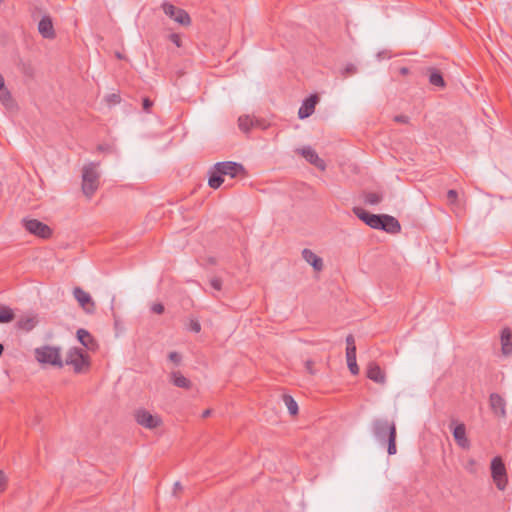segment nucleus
<instances>
[{
  "label": "nucleus",
  "mask_w": 512,
  "mask_h": 512,
  "mask_svg": "<svg viewBox=\"0 0 512 512\" xmlns=\"http://www.w3.org/2000/svg\"><path fill=\"white\" fill-rule=\"evenodd\" d=\"M453 437L458 446L463 449H469L470 441L466 436V427L463 423H458L452 430Z\"/></svg>",
  "instance_id": "nucleus-15"
},
{
  "label": "nucleus",
  "mask_w": 512,
  "mask_h": 512,
  "mask_svg": "<svg viewBox=\"0 0 512 512\" xmlns=\"http://www.w3.org/2000/svg\"><path fill=\"white\" fill-rule=\"evenodd\" d=\"M490 469L496 487L499 490H504L507 484V473L505 464L500 456H496L492 459Z\"/></svg>",
  "instance_id": "nucleus-6"
},
{
  "label": "nucleus",
  "mask_w": 512,
  "mask_h": 512,
  "mask_svg": "<svg viewBox=\"0 0 512 512\" xmlns=\"http://www.w3.org/2000/svg\"><path fill=\"white\" fill-rule=\"evenodd\" d=\"M151 311L155 314H162L165 311V307L162 303H154L151 307Z\"/></svg>",
  "instance_id": "nucleus-36"
},
{
  "label": "nucleus",
  "mask_w": 512,
  "mask_h": 512,
  "mask_svg": "<svg viewBox=\"0 0 512 512\" xmlns=\"http://www.w3.org/2000/svg\"><path fill=\"white\" fill-rule=\"evenodd\" d=\"M6 89L3 76L0 77V91Z\"/></svg>",
  "instance_id": "nucleus-50"
},
{
  "label": "nucleus",
  "mask_w": 512,
  "mask_h": 512,
  "mask_svg": "<svg viewBox=\"0 0 512 512\" xmlns=\"http://www.w3.org/2000/svg\"><path fill=\"white\" fill-rule=\"evenodd\" d=\"M15 319V313L9 306L0 304V323H11Z\"/></svg>",
  "instance_id": "nucleus-26"
},
{
  "label": "nucleus",
  "mask_w": 512,
  "mask_h": 512,
  "mask_svg": "<svg viewBox=\"0 0 512 512\" xmlns=\"http://www.w3.org/2000/svg\"><path fill=\"white\" fill-rule=\"evenodd\" d=\"M107 101L109 103L118 104L121 101V97L118 94H110L107 96Z\"/></svg>",
  "instance_id": "nucleus-40"
},
{
  "label": "nucleus",
  "mask_w": 512,
  "mask_h": 512,
  "mask_svg": "<svg viewBox=\"0 0 512 512\" xmlns=\"http://www.w3.org/2000/svg\"><path fill=\"white\" fill-rule=\"evenodd\" d=\"M352 211L366 225L375 229V226L377 225L376 223L379 220L380 214H372L361 207H354Z\"/></svg>",
  "instance_id": "nucleus-16"
},
{
  "label": "nucleus",
  "mask_w": 512,
  "mask_h": 512,
  "mask_svg": "<svg viewBox=\"0 0 512 512\" xmlns=\"http://www.w3.org/2000/svg\"><path fill=\"white\" fill-rule=\"evenodd\" d=\"M378 225L375 226V229L383 230L390 234H397L401 231V225L399 221L388 214H380L379 220L377 221Z\"/></svg>",
  "instance_id": "nucleus-10"
},
{
  "label": "nucleus",
  "mask_w": 512,
  "mask_h": 512,
  "mask_svg": "<svg viewBox=\"0 0 512 512\" xmlns=\"http://www.w3.org/2000/svg\"><path fill=\"white\" fill-rule=\"evenodd\" d=\"M364 197L365 202L370 205L379 204L383 200V195L377 192H367Z\"/></svg>",
  "instance_id": "nucleus-29"
},
{
  "label": "nucleus",
  "mask_w": 512,
  "mask_h": 512,
  "mask_svg": "<svg viewBox=\"0 0 512 512\" xmlns=\"http://www.w3.org/2000/svg\"><path fill=\"white\" fill-rule=\"evenodd\" d=\"M427 75L429 78V83L431 85L436 86L438 88H444L446 86L445 80L440 70L434 67H429L427 68Z\"/></svg>",
  "instance_id": "nucleus-21"
},
{
  "label": "nucleus",
  "mask_w": 512,
  "mask_h": 512,
  "mask_svg": "<svg viewBox=\"0 0 512 512\" xmlns=\"http://www.w3.org/2000/svg\"><path fill=\"white\" fill-rule=\"evenodd\" d=\"M35 358L42 364H49L58 368H62L64 365L59 347L49 345L38 347L35 349Z\"/></svg>",
  "instance_id": "nucleus-5"
},
{
  "label": "nucleus",
  "mask_w": 512,
  "mask_h": 512,
  "mask_svg": "<svg viewBox=\"0 0 512 512\" xmlns=\"http://www.w3.org/2000/svg\"><path fill=\"white\" fill-rule=\"evenodd\" d=\"M489 403L491 410L498 417L506 416V402L505 400L497 393H492L489 398Z\"/></svg>",
  "instance_id": "nucleus-17"
},
{
  "label": "nucleus",
  "mask_w": 512,
  "mask_h": 512,
  "mask_svg": "<svg viewBox=\"0 0 512 512\" xmlns=\"http://www.w3.org/2000/svg\"><path fill=\"white\" fill-rule=\"evenodd\" d=\"M23 72L24 74L28 75V76H31L32 75V69L30 67H26L24 66L23 68Z\"/></svg>",
  "instance_id": "nucleus-48"
},
{
  "label": "nucleus",
  "mask_w": 512,
  "mask_h": 512,
  "mask_svg": "<svg viewBox=\"0 0 512 512\" xmlns=\"http://www.w3.org/2000/svg\"><path fill=\"white\" fill-rule=\"evenodd\" d=\"M210 284L213 289L220 291L222 288V280L218 277H214L211 279Z\"/></svg>",
  "instance_id": "nucleus-35"
},
{
  "label": "nucleus",
  "mask_w": 512,
  "mask_h": 512,
  "mask_svg": "<svg viewBox=\"0 0 512 512\" xmlns=\"http://www.w3.org/2000/svg\"><path fill=\"white\" fill-rule=\"evenodd\" d=\"M319 102V97L317 94H312L307 97L301 107L298 110V117L300 119H305L311 116L315 111V106Z\"/></svg>",
  "instance_id": "nucleus-13"
},
{
  "label": "nucleus",
  "mask_w": 512,
  "mask_h": 512,
  "mask_svg": "<svg viewBox=\"0 0 512 512\" xmlns=\"http://www.w3.org/2000/svg\"><path fill=\"white\" fill-rule=\"evenodd\" d=\"M3 0H0V2H2Z\"/></svg>",
  "instance_id": "nucleus-53"
},
{
  "label": "nucleus",
  "mask_w": 512,
  "mask_h": 512,
  "mask_svg": "<svg viewBox=\"0 0 512 512\" xmlns=\"http://www.w3.org/2000/svg\"><path fill=\"white\" fill-rule=\"evenodd\" d=\"M0 101L4 105H8L12 101L11 93L7 88L0 91Z\"/></svg>",
  "instance_id": "nucleus-30"
},
{
  "label": "nucleus",
  "mask_w": 512,
  "mask_h": 512,
  "mask_svg": "<svg viewBox=\"0 0 512 512\" xmlns=\"http://www.w3.org/2000/svg\"><path fill=\"white\" fill-rule=\"evenodd\" d=\"M302 257L315 271H321L323 269L324 264L322 258L316 255L312 250L307 248L303 249Z\"/></svg>",
  "instance_id": "nucleus-19"
},
{
  "label": "nucleus",
  "mask_w": 512,
  "mask_h": 512,
  "mask_svg": "<svg viewBox=\"0 0 512 512\" xmlns=\"http://www.w3.org/2000/svg\"><path fill=\"white\" fill-rule=\"evenodd\" d=\"M65 364L71 365L75 373H84L90 368V357L83 349L73 347L67 353Z\"/></svg>",
  "instance_id": "nucleus-4"
},
{
  "label": "nucleus",
  "mask_w": 512,
  "mask_h": 512,
  "mask_svg": "<svg viewBox=\"0 0 512 512\" xmlns=\"http://www.w3.org/2000/svg\"><path fill=\"white\" fill-rule=\"evenodd\" d=\"M98 165V163L90 162L82 169V191L87 198H91L99 187Z\"/></svg>",
  "instance_id": "nucleus-3"
},
{
  "label": "nucleus",
  "mask_w": 512,
  "mask_h": 512,
  "mask_svg": "<svg viewBox=\"0 0 512 512\" xmlns=\"http://www.w3.org/2000/svg\"><path fill=\"white\" fill-rule=\"evenodd\" d=\"M238 126L242 131L248 132L254 126H261V121L253 119L249 115H243L238 119Z\"/></svg>",
  "instance_id": "nucleus-24"
},
{
  "label": "nucleus",
  "mask_w": 512,
  "mask_h": 512,
  "mask_svg": "<svg viewBox=\"0 0 512 512\" xmlns=\"http://www.w3.org/2000/svg\"><path fill=\"white\" fill-rule=\"evenodd\" d=\"M161 7L163 9V12L168 17L173 19L175 22H177L183 26L190 25L191 18L189 16V14L184 9L178 8L169 2H163Z\"/></svg>",
  "instance_id": "nucleus-7"
},
{
  "label": "nucleus",
  "mask_w": 512,
  "mask_h": 512,
  "mask_svg": "<svg viewBox=\"0 0 512 512\" xmlns=\"http://www.w3.org/2000/svg\"><path fill=\"white\" fill-rule=\"evenodd\" d=\"M209 262H210L211 264H215V263H216V261H215V259H214V258H210V259H209Z\"/></svg>",
  "instance_id": "nucleus-52"
},
{
  "label": "nucleus",
  "mask_w": 512,
  "mask_h": 512,
  "mask_svg": "<svg viewBox=\"0 0 512 512\" xmlns=\"http://www.w3.org/2000/svg\"><path fill=\"white\" fill-rule=\"evenodd\" d=\"M180 490H182V485L180 484V482H176L174 484V494H176Z\"/></svg>",
  "instance_id": "nucleus-47"
},
{
  "label": "nucleus",
  "mask_w": 512,
  "mask_h": 512,
  "mask_svg": "<svg viewBox=\"0 0 512 512\" xmlns=\"http://www.w3.org/2000/svg\"><path fill=\"white\" fill-rule=\"evenodd\" d=\"M313 361L311 360H308L305 362V367H306V370L310 373V374H314V370H313Z\"/></svg>",
  "instance_id": "nucleus-42"
},
{
  "label": "nucleus",
  "mask_w": 512,
  "mask_h": 512,
  "mask_svg": "<svg viewBox=\"0 0 512 512\" xmlns=\"http://www.w3.org/2000/svg\"><path fill=\"white\" fill-rule=\"evenodd\" d=\"M5 489V475L3 471L0 470V493Z\"/></svg>",
  "instance_id": "nucleus-43"
},
{
  "label": "nucleus",
  "mask_w": 512,
  "mask_h": 512,
  "mask_svg": "<svg viewBox=\"0 0 512 512\" xmlns=\"http://www.w3.org/2000/svg\"><path fill=\"white\" fill-rule=\"evenodd\" d=\"M38 31L46 39H53L55 37L52 18L49 15H44L41 18L38 24Z\"/></svg>",
  "instance_id": "nucleus-18"
},
{
  "label": "nucleus",
  "mask_w": 512,
  "mask_h": 512,
  "mask_svg": "<svg viewBox=\"0 0 512 512\" xmlns=\"http://www.w3.org/2000/svg\"><path fill=\"white\" fill-rule=\"evenodd\" d=\"M346 360L351 374L357 375L359 373V367L356 361V352H353L352 349H350V352H346Z\"/></svg>",
  "instance_id": "nucleus-27"
},
{
  "label": "nucleus",
  "mask_w": 512,
  "mask_h": 512,
  "mask_svg": "<svg viewBox=\"0 0 512 512\" xmlns=\"http://www.w3.org/2000/svg\"><path fill=\"white\" fill-rule=\"evenodd\" d=\"M169 39L171 42H173L177 47H181L182 45V42H181V38H180V35L177 34V33H172L169 35Z\"/></svg>",
  "instance_id": "nucleus-38"
},
{
  "label": "nucleus",
  "mask_w": 512,
  "mask_h": 512,
  "mask_svg": "<svg viewBox=\"0 0 512 512\" xmlns=\"http://www.w3.org/2000/svg\"><path fill=\"white\" fill-rule=\"evenodd\" d=\"M297 152L301 154L307 162L314 165L320 170L326 169V164L323 159H321L316 151L312 149L310 146L303 147L301 149H298Z\"/></svg>",
  "instance_id": "nucleus-12"
},
{
  "label": "nucleus",
  "mask_w": 512,
  "mask_h": 512,
  "mask_svg": "<svg viewBox=\"0 0 512 512\" xmlns=\"http://www.w3.org/2000/svg\"><path fill=\"white\" fill-rule=\"evenodd\" d=\"M171 382L173 385L183 389H189L191 387V381L181 374L179 371H173L170 375Z\"/></svg>",
  "instance_id": "nucleus-25"
},
{
  "label": "nucleus",
  "mask_w": 512,
  "mask_h": 512,
  "mask_svg": "<svg viewBox=\"0 0 512 512\" xmlns=\"http://www.w3.org/2000/svg\"><path fill=\"white\" fill-rule=\"evenodd\" d=\"M23 223L25 229L29 233L37 237H40L42 239H48L52 235V229L48 225L37 219H24Z\"/></svg>",
  "instance_id": "nucleus-8"
},
{
  "label": "nucleus",
  "mask_w": 512,
  "mask_h": 512,
  "mask_svg": "<svg viewBox=\"0 0 512 512\" xmlns=\"http://www.w3.org/2000/svg\"><path fill=\"white\" fill-rule=\"evenodd\" d=\"M502 352L505 355L512 353V331L509 328H504L501 332Z\"/></svg>",
  "instance_id": "nucleus-23"
},
{
  "label": "nucleus",
  "mask_w": 512,
  "mask_h": 512,
  "mask_svg": "<svg viewBox=\"0 0 512 512\" xmlns=\"http://www.w3.org/2000/svg\"><path fill=\"white\" fill-rule=\"evenodd\" d=\"M372 433L380 444L387 445L389 455L397 453V431L394 422H390L387 419H375L372 422Z\"/></svg>",
  "instance_id": "nucleus-2"
},
{
  "label": "nucleus",
  "mask_w": 512,
  "mask_h": 512,
  "mask_svg": "<svg viewBox=\"0 0 512 512\" xmlns=\"http://www.w3.org/2000/svg\"><path fill=\"white\" fill-rule=\"evenodd\" d=\"M457 198H458V193L456 190H453V189L448 190L447 199L450 204L456 203Z\"/></svg>",
  "instance_id": "nucleus-33"
},
{
  "label": "nucleus",
  "mask_w": 512,
  "mask_h": 512,
  "mask_svg": "<svg viewBox=\"0 0 512 512\" xmlns=\"http://www.w3.org/2000/svg\"><path fill=\"white\" fill-rule=\"evenodd\" d=\"M474 465H475V461L473 459L469 460L467 469L469 471H472V469L470 467H473Z\"/></svg>",
  "instance_id": "nucleus-51"
},
{
  "label": "nucleus",
  "mask_w": 512,
  "mask_h": 512,
  "mask_svg": "<svg viewBox=\"0 0 512 512\" xmlns=\"http://www.w3.org/2000/svg\"><path fill=\"white\" fill-rule=\"evenodd\" d=\"M357 71V68L355 67V65L353 64H348L344 71H343V74L344 76H349V75H352V74H355Z\"/></svg>",
  "instance_id": "nucleus-39"
},
{
  "label": "nucleus",
  "mask_w": 512,
  "mask_h": 512,
  "mask_svg": "<svg viewBox=\"0 0 512 512\" xmlns=\"http://www.w3.org/2000/svg\"><path fill=\"white\" fill-rule=\"evenodd\" d=\"M283 402L287 407L289 413L293 416L298 414V404L294 400V398L289 394H283L282 396Z\"/></svg>",
  "instance_id": "nucleus-28"
},
{
  "label": "nucleus",
  "mask_w": 512,
  "mask_h": 512,
  "mask_svg": "<svg viewBox=\"0 0 512 512\" xmlns=\"http://www.w3.org/2000/svg\"><path fill=\"white\" fill-rule=\"evenodd\" d=\"M136 422L147 429H154L161 425L162 419L158 415H153L146 409H138L135 411Z\"/></svg>",
  "instance_id": "nucleus-9"
},
{
  "label": "nucleus",
  "mask_w": 512,
  "mask_h": 512,
  "mask_svg": "<svg viewBox=\"0 0 512 512\" xmlns=\"http://www.w3.org/2000/svg\"><path fill=\"white\" fill-rule=\"evenodd\" d=\"M367 377L379 384L385 382V374L380 366L376 363H370L367 368Z\"/></svg>",
  "instance_id": "nucleus-20"
},
{
  "label": "nucleus",
  "mask_w": 512,
  "mask_h": 512,
  "mask_svg": "<svg viewBox=\"0 0 512 512\" xmlns=\"http://www.w3.org/2000/svg\"><path fill=\"white\" fill-rule=\"evenodd\" d=\"M212 413V410L211 409H206L205 411H203L202 413V418H207L211 415Z\"/></svg>",
  "instance_id": "nucleus-49"
},
{
  "label": "nucleus",
  "mask_w": 512,
  "mask_h": 512,
  "mask_svg": "<svg viewBox=\"0 0 512 512\" xmlns=\"http://www.w3.org/2000/svg\"><path fill=\"white\" fill-rule=\"evenodd\" d=\"M73 295L77 302L79 303L80 307L87 313V314H93L95 312L96 306L95 302L93 301L92 297L89 293L85 292L80 287H75L73 289Z\"/></svg>",
  "instance_id": "nucleus-11"
},
{
  "label": "nucleus",
  "mask_w": 512,
  "mask_h": 512,
  "mask_svg": "<svg viewBox=\"0 0 512 512\" xmlns=\"http://www.w3.org/2000/svg\"><path fill=\"white\" fill-rule=\"evenodd\" d=\"M346 344V352H350V349H352L353 352H356L355 338L352 334H349L346 337Z\"/></svg>",
  "instance_id": "nucleus-31"
},
{
  "label": "nucleus",
  "mask_w": 512,
  "mask_h": 512,
  "mask_svg": "<svg viewBox=\"0 0 512 512\" xmlns=\"http://www.w3.org/2000/svg\"><path fill=\"white\" fill-rule=\"evenodd\" d=\"M394 121L401 124H407L409 123V117L406 115H396L394 117Z\"/></svg>",
  "instance_id": "nucleus-41"
},
{
  "label": "nucleus",
  "mask_w": 512,
  "mask_h": 512,
  "mask_svg": "<svg viewBox=\"0 0 512 512\" xmlns=\"http://www.w3.org/2000/svg\"><path fill=\"white\" fill-rule=\"evenodd\" d=\"M240 174H245L242 164L233 161L217 162L208 172V185L213 189H218L224 182V176L236 178Z\"/></svg>",
  "instance_id": "nucleus-1"
},
{
  "label": "nucleus",
  "mask_w": 512,
  "mask_h": 512,
  "mask_svg": "<svg viewBox=\"0 0 512 512\" xmlns=\"http://www.w3.org/2000/svg\"><path fill=\"white\" fill-rule=\"evenodd\" d=\"M1 76H2V75L0 74V77H1Z\"/></svg>",
  "instance_id": "nucleus-54"
},
{
  "label": "nucleus",
  "mask_w": 512,
  "mask_h": 512,
  "mask_svg": "<svg viewBox=\"0 0 512 512\" xmlns=\"http://www.w3.org/2000/svg\"><path fill=\"white\" fill-rule=\"evenodd\" d=\"M78 341L90 351H96L98 349V343L95 338L86 329L80 328L76 332Z\"/></svg>",
  "instance_id": "nucleus-14"
},
{
  "label": "nucleus",
  "mask_w": 512,
  "mask_h": 512,
  "mask_svg": "<svg viewBox=\"0 0 512 512\" xmlns=\"http://www.w3.org/2000/svg\"><path fill=\"white\" fill-rule=\"evenodd\" d=\"M97 150L100 152H109L111 147L109 145L100 144L98 145Z\"/></svg>",
  "instance_id": "nucleus-44"
},
{
  "label": "nucleus",
  "mask_w": 512,
  "mask_h": 512,
  "mask_svg": "<svg viewBox=\"0 0 512 512\" xmlns=\"http://www.w3.org/2000/svg\"><path fill=\"white\" fill-rule=\"evenodd\" d=\"M188 329L194 333H199L201 331V324L197 319H191L188 325Z\"/></svg>",
  "instance_id": "nucleus-32"
},
{
  "label": "nucleus",
  "mask_w": 512,
  "mask_h": 512,
  "mask_svg": "<svg viewBox=\"0 0 512 512\" xmlns=\"http://www.w3.org/2000/svg\"><path fill=\"white\" fill-rule=\"evenodd\" d=\"M38 319L37 316H23L20 317L16 323V327L20 330L30 332L37 325Z\"/></svg>",
  "instance_id": "nucleus-22"
},
{
  "label": "nucleus",
  "mask_w": 512,
  "mask_h": 512,
  "mask_svg": "<svg viewBox=\"0 0 512 512\" xmlns=\"http://www.w3.org/2000/svg\"><path fill=\"white\" fill-rule=\"evenodd\" d=\"M399 73L403 76H406L409 73V69L407 67H401L399 69Z\"/></svg>",
  "instance_id": "nucleus-46"
},
{
  "label": "nucleus",
  "mask_w": 512,
  "mask_h": 512,
  "mask_svg": "<svg viewBox=\"0 0 512 512\" xmlns=\"http://www.w3.org/2000/svg\"><path fill=\"white\" fill-rule=\"evenodd\" d=\"M168 359L175 363V364H179L181 362V355L178 353V352H170L169 355H168Z\"/></svg>",
  "instance_id": "nucleus-37"
},
{
  "label": "nucleus",
  "mask_w": 512,
  "mask_h": 512,
  "mask_svg": "<svg viewBox=\"0 0 512 512\" xmlns=\"http://www.w3.org/2000/svg\"><path fill=\"white\" fill-rule=\"evenodd\" d=\"M153 106L152 100H150L148 97L143 98L142 100V108L145 112L149 113L151 108Z\"/></svg>",
  "instance_id": "nucleus-34"
},
{
  "label": "nucleus",
  "mask_w": 512,
  "mask_h": 512,
  "mask_svg": "<svg viewBox=\"0 0 512 512\" xmlns=\"http://www.w3.org/2000/svg\"><path fill=\"white\" fill-rule=\"evenodd\" d=\"M377 58H378L379 60H382V59H384V58H390V55H388V54H387V52L382 51V52H379V53L377 54Z\"/></svg>",
  "instance_id": "nucleus-45"
}]
</instances>
